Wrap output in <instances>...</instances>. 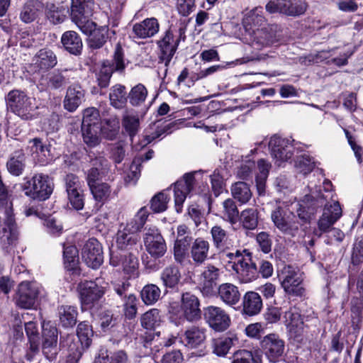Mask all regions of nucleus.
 I'll list each match as a JSON object with an SVG mask.
<instances>
[{
  "label": "nucleus",
  "instance_id": "64",
  "mask_svg": "<svg viewBox=\"0 0 363 363\" xmlns=\"http://www.w3.org/2000/svg\"><path fill=\"white\" fill-rule=\"evenodd\" d=\"M169 198L164 192L155 195L150 201V208L154 213H162L167 210Z\"/></svg>",
  "mask_w": 363,
  "mask_h": 363
},
{
  "label": "nucleus",
  "instance_id": "24",
  "mask_svg": "<svg viewBox=\"0 0 363 363\" xmlns=\"http://www.w3.org/2000/svg\"><path fill=\"white\" fill-rule=\"evenodd\" d=\"M75 79V71L71 69H57L51 72L48 77L47 87L52 90L63 89Z\"/></svg>",
  "mask_w": 363,
  "mask_h": 363
},
{
  "label": "nucleus",
  "instance_id": "49",
  "mask_svg": "<svg viewBox=\"0 0 363 363\" xmlns=\"http://www.w3.org/2000/svg\"><path fill=\"white\" fill-rule=\"evenodd\" d=\"M81 129L83 140L89 147H95L99 144L101 126H82Z\"/></svg>",
  "mask_w": 363,
  "mask_h": 363
},
{
  "label": "nucleus",
  "instance_id": "12",
  "mask_svg": "<svg viewBox=\"0 0 363 363\" xmlns=\"http://www.w3.org/2000/svg\"><path fill=\"white\" fill-rule=\"evenodd\" d=\"M143 241L147 252L154 258H160L167 252L165 240L155 226L145 228Z\"/></svg>",
  "mask_w": 363,
  "mask_h": 363
},
{
  "label": "nucleus",
  "instance_id": "57",
  "mask_svg": "<svg viewBox=\"0 0 363 363\" xmlns=\"http://www.w3.org/2000/svg\"><path fill=\"white\" fill-rule=\"evenodd\" d=\"M77 335L82 345L89 347L91 343L93 331L91 325L86 321L80 323L77 326Z\"/></svg>",
  "mask_w": 363,
  "mask_h": 363
},
{
  "label": "nucleus",
  "instance_id": "48",
  "mask_svg": "<svg viewBox=\"0 0 363 363\" xmlns=\"http://www.w3.org/2000/svg\"><path fill=\"white\" fill-rule=\"evenodd\" d=\"M128 254L121 256V265L125 274L130 277H135L138 274V259L135 255V251H128Z\"/></svg>",
  "mask_w": 363,
  "mask_h": 363
},
{
  "label": "nucleus",
  "instance_id": "14",
  "mask_svg": "<svg viewBox=\"0 0 363 363\" xmlns=\"http://www.w3.org/2000/svg\"><path fill=\"white\" fill-rule=\"evenodd\" d=\"M294 140L291 138H283L278 135L271 137L269 148L272 157L277 162H285L291 158L294 152Z\"/></svg>",
  "mask_w": 363,
  "mask_h": 363
},
{
  "label": "nucleus",
  "instance_id": "8",
  "mask_svg": "<svg viewBox=\"0 0 363 363\" xmlns=\"http://www.w3.org/2000/svg\"><path fill=\"white\" fill-rule=\"evenodd\" d=\"M82 309H91L105 294V288L96 281H85L78 286Z\"/></svg>",
  "mask_w": 363,
  "mask_h": 363
},
{
  "label": "nucleus",
  "instance_id": "20",
  "mask_svg": "<svg viewBox=\"0 0 363 363\" xmlns=\"http://www.w3.org/2000/svg\"><path fill=\"white\" fill-rule=\"evenodd\" d=\"M271 218L274 225L283 233L291 237H296L300 233V223L296 220H289L285 216L282 208L277 207L272 212Z\"/></svg>",
  "mask_w": 363,
  "mask_h": 363
},
{
  "label": "nucleus",
  "instance_id": "37",
  "mask_svg": "<svg viewBox=\"0 0 363 363\" xmlns=\"http://www.w3.org/2000/svg\"><path fill=\"white\" fill-rule=\"evenodd\" d=\"M64 48L72 55H77L82 50V41L77 33L73 30L65 32L61 38Z\"/></svg>",
  "mask_w": 363,
  "mask_h": 363
},
{
  "label": "nucleus",
  "instance_id": "27",
  "mask_svg": "<svg viewBox=\"0 0 363 363\" xmlns=\"http://www.w3.org/2000/svg\"><path fill=\"white\" fill-rule=\"evenodd\" d=\"M84 90L79 85L69 86L63 101L64 108L69 112H74L84 100Z\"/></svg>",
  "mask_w": 363,
  "mask_h": 363
},
{
  "label": "nucleus",
  "instance_id": "47",
  "mask_svg": "<svg viewBox=\"0 0 363 363\" xmlns=\"http://www.w3.org/2000/svg\"><path fill=\"white\" fill-rule=\"evenodd\" d=\"M94 6V0H72L71 17L91 16Z\"/></svg>",
  "mask_w": 363,
  "mask_h": 363
},
{
  "label": "nucleus",
  "instance_id": "62",
  "mask_svg": "<svg viewBox=\"0 0 363 363\" xmlns=\"http://www.w3.org/2000/svg\"><path fill=\"white\" fill-rule=\"evenodd\" d=\"M101 126L99 111L94 107L86 108L83 113L82 126Z\"/></svg>",
  "mask_w": 363,
  "mask_h": 363
},
{
  "label": "nucleus",
  "instance_id": "6",
  "mask_svg": "<svg viewBox=\"0 0 363 363\" xmlns=\"http://www.w3.org/2000/svg\"><path fill=\"white\" fill-rule=\"evenodd\" d=\"M43 287L36 281H24L18 286L15 297L16 305L23 309H30L35 307L38 301Z\"/></svg>",
  "mask_w": 363,
  "mask_h": 363
},
{
  "label": "nucleus",
  "instance_id": "25",
  "mask_svg": "<svg viewBox=\"0 0 363 363\" xmlns=\"http://www.w3.org/2000/svg\"><path fill=\"white\" fill-rule=\"evenodd\" d=\"M33 62L39 71L47 72L56 66L57 57L52 50L43 48L35 55Z\"/></svg>",
  "mask_w": 363,
  "mask_h": 363
},
{
  "label": "nucleus",
  "instance_id": "60",
  "mask_svg": "<svg viewBox=\"0 0 363 363\" xmlns=\"http://www.w3.org/2000/svg\"><path fill=\"white\" fill-rule=\"evenodd\" d=\"M119 130V121L116 118L105 119L104 124L101 125V133L108 140H113Z\"/></svg>",
  "mask_w": 363,
  "mask_h": 363
},
{
  "label": "nucleus",
  "instance_id": "26",
  "mask_svg": "<svg viewBox=\"0 0 363 363\" xmlns=\"http://www.w3.org/2000/svg\"><path fill=\"white\" fill-rule=\"evenodd\" d=\"M206 329L203 327L193 325L186 330L182 335V341L189 348H197L202 345L206 338Z\"/></svg>",
  "mask_w": 363,
  "mask_h": 363
},
{
  "label": "nucleus",
  "instance_id": "31",
  "mask_svg": "<svg viewBox=\"0 0 363 363\" xmlns=\"http://www.w3.org/2000/svg\"><path fill=\"white\" fill-rule=\"evenodd\" d=\"M44 11V4L38 0H29L23 6L21 13V20L29 23L35 21Z\"/></svg>",
  "mask_w": 363,
  "mask_h": 363
},
{
  "label": "nucleus",
  "instance_id": "46",
  "mask_svg": "<svg viewBox=\"0 0 363 363\" xmlns=\"http://www.w3.org/2000/svg\"><path fill=\"white\" fill-rule=\"evenodd\" d=\"M111 105L116 108H122L127 102V92L125 86L116 84L111 87L109 93Z\"/></svg>",
  "mask_w": 363,
  "mask_h": 363
},
{
  "label": "nucleus",
  "instance_id": "32",
  "mask_svg": "<svg viewBox=\"0 0 363 363\" xmlns=\"http://www.w3.org/2000/svg\"><path fill=\"white\" fill-rule=\"evenodd\" d=\"M214 247L220 252H225L233 247V242L227 230L218 225L213 226L210 230Z\"/></svg>",
  "mask_w": 363,
  "mask_h": 363
},
{
  "label": "nucleus",
  "instance_id": "10",
  "mask_svg": "<svg viewBox=\"0 0 363 363\" xmlns=\"http://www.w3.org/2000/svg\"><path fill=\"white\" fill-rule=\"evenodd\" d=\"M342 215V210L338 201L325 204L323 213L317 223L318 228L313 231L314 235L320 238L323 233H329Z\"/></svg>",
  "mask_w": 363,
  "mask_h": 363
},
{
  "label": "nucleus",
  "instance_id": "28",
  "mask_svg": "<svg viewBox=\"0 0 363 363\" xmlns=\"http://www.w3.org/2000/svg\"><path fill=\"white\" fill-rule=\"evenodd\" d=\"M31 155L40 165H45L52 160L50 145L44 144L41 139L35 138L30 140Z\"/></svg>",
  "mask_w": 363,
  "mask_h": 363
},
{
  "label": "nucleus",
  "instance_id": "30",
  "mask_svg": "<svg viewBox=\"0 0 363 363\" xmlns=\"http://www.w3.org/2000/svg\"><path fill=\"white\" fill-rule=\"evenodd\" d=\"M159 23L155 18H146L133 26L134 37L138 38H147L155 35L159 31Z\"/></svg>",
  "mask_w": 363,
  "mask_h": 363
},
{
  "label": "nucleus",
  "instance_id": "35",
  "mask_svg": "<svg viewBox=\"0 0 363 363\" xmlns=\"http://www.w3.org/2000/svg\"><path fill=\"white\" fill-rule=\"evenodd\" d=\"M44 11L47 20L53 25H57L65 21L69 7L61 4H47Z\"/></svg>",
  "mask_w": 363,
  "mask_h": 363
},
{
  "label": "nucleus",
  "instance_id": "4",
  "mask_svg": "<svg viewBox=\"0 0 363 363\" xmlns=\"http://www.w3.org/2000/svg\"><path fill=\"white\" fill-rule=\"evenodd\" d=\"M278 279L288 295L300 298L306 296L303 274L298 269L291 265L284 266L279 272Z\"/></svg>",
  "mask_w": 363,
  "mask_h": 363
},
{
  "label": "nucleus",
  "instance_id": "38",
  "mask_svg": "<svg viewBox=\"0 0 363 363\" xmlns=\"http://www.w3.org/2000/svg\"><path fill=\"white\" fill-rule=\"evenodd\" d=\"M218 294L220 298L228 306L237 304L240 298L238 288L230 283L220 284L218 288Z\"/></svg>",
  "mask_w": 363,
  "mask_h": 363
},
{
  "label": "nucleus",
  "instance_id": "63",
  "mask_svg": "<svg viewBox=\"0 0 363 363\" xmlns=\"http://www.w3.org/2000/svg\"><path fill=\"white\" fill-rule=\"evenodd\" d=\"M144 340L147 343L157 342L160 346L169 347L175 342L176 337L173 335L160 337V332L159 331L155 333H146Z\"/></svg>",
  "mask_w": 363,
  "mask_h": 363
},
{
  "label": "nucleus",
  "instance_id": "1",
  "mask_svg": "<svg viewBox=\"0 0 363 363\" xmlns=\"http://www.w3.org/2000/svg\"><path fill=\"white\" fill-rule=\"evenodd\" d=\"M8 111L24 121L32 120L35 116L34 100L30 97L26 90L13 89L4 96Z\"/></svg>",
  "mask_w": 363,
  "mask_h": 363
},
{
  "label": "nucleus",
  "instance_id": "33",
  "mask_svg": "<svg viewBox=\"0 0 363 363\" xmlns=\"http://www.w3.org/2000/svg\"><path fill=\"white\" fill-rule=\"evenodd\" d=\"M209 248V242L202 238H197L192 242L190 255L196 264L200 265L207 259Z\"/></svg>",
  "mask_w": 363,
  "mask_h": 363
},
{
  "label": "nucleus",
  "instance_id": "36",
  "mask_svg": "<svg viewBox=\"0 0 363 363\" xmlns=\"http://www.w3.org/2000/svg\"><path fill=\"white\" fill-rule=\"evenodd\" d=\"M26 166V157L23 150H17L11 153L6 162L8 172L16 177L23 174Z\"/></svg>",
  "mask_w": 363,
  "mask_h": 363
},
{
  "label": "nucleus",
  "instance_id": "3",
  "mask_svg": "<svg viewBox=\"0 0 363 363\" xmlns=\"http://www.w3.org/2000/svg\"><path fill=\"white\" fill-rule=\"evenodd\" d=\"M223 255L229 259L227 269L233 270L241 282L249 283L258 277L257 266L252 261L250 254L247 253L245 250L242 252L236 250L235 253L228 252Z\"/></svg>",
  "mask_w": 363,
  "mask_h": 363
},
{
  "label": "nucleus",
  "instance_id": "9",
  "mask_svg": "<svg viewBox=\"0 0 363 363\" xmlns=\"http://www.w3.org/2000/svg\"><path fill=\"white\" fill-rule=\"evenodd\" d=\"M284 323L290 339L302 342L306 337L307 325H305L301 314L295 308H289L284 313Z\"/></svg>",
  "mask_w": 363,
  "mask_h": 363
},
{
  "label": "nucleus",
  "instance_id": "29",
  "mask_svg": "<svg viewBox=\"0 0 363 363\" xmlns=\"http://www.w3.org/2000/svg\"><path fill=\"white\" fill-rule=\"evenodd\" d=\"M239 343L236 334L228 333L220 337L213 340V353L218 357H225L233 346Z\"/></svg>",
  "mask_w": 363,
  "mask_h": 363
},
{
  "label": "nucleus",
  "instance_id": "19",
  "mask_svg": "<svg viewBox=\"0 0 363 363\" xmlns=\"http://www.w3.org/2000/svg\"><path fill=\"white\" fill-rule=\"evenodd\" d=\"M82 257L88 267L98 268L104 260L101 243L96 238L89 239L82 248Z\"/></svg>",
  "mask_w": 363,
  "mask_h": 363
},
{
  "label": "nucleus",
  "instance_id": "15",
  "mask_svg": "<svg viewBox=\"0 0 363 363\" xmlns=\"http://www.w3.org/2000/svg\"><path fill=\"white\" fill-rule=\"evenodd\" d=\"M260 346L263 353L272 363L279 362L284 353L285 342L276 333L265 335L260 341Z\"/></svg>",
  "mask_w": 363,
  "mask_h": 363
},
{
  "label": "nucleus",
  "instance_id": "39",
  "mask_svg": "<svg viewBox=\"0 0 363 363\" xmlns=\"http://www.w3.org/2000/svg\"><path fill=\"white\" fill-rule=\"evenodd\" d=\"M182 277L180 270L175 264H170L164 268L160 274V279L166 288L174 289Z\"/></svg>",
  "mask_w": 363,
  "mask_h": 363
},
{
  "label": "nucleus",
  "instance_id": "53",
  "mask_svg": "<svg viewBox=\"0 0 363 363\" xmlns=\"http://www.w3.org/2000/svg\"><path fill=\"white\" fill-rule=\"evenodd\" d=\"M64 264L69 271L75 272L79 262L78 251L74 246H67L63 252Z\"/></svg>",
  "mask_w": 363,
  "mask_h": 363
},
{
  "label": "nucleus",
  "instance_id": "44",
  "mask_svg": "<svg viewBox=\"0 0 363 363\" xmlns=\"http://www.w3.org/2000/svg\"><path fill=\"white\" fill-rule=\"evenodd\" d=\"M313 196L306 195L304 199L298 203L297 208L298 216L303 220H307L314 213L315 208L318 206L319 201L312 199Z\"/></svg>",
  "mask_w": 363,
  "mask_h": 363
},
{
  "label": "nucleus",
  "instance_id": "21",
  "mask_svg": "<svg viewBox=\"0 0 363 363\" xmlns=\"http://www.w3.org/2000/svg\"><path fill=\"white\" fill-rule=\"evenodd\" d=\"M220 269L213 265L206 266L201 274L200 289L203 295L211 296L216 292Z\"/></svg>",
  "mask_w": 363,
  "mask_h": 363
},
{
  "label": "nucleus",
  "instance_id": "18",
  "mask_svg": "<svg viewBox=\"0 0 363 363\" xmlns=\"http://www.w3.org/2000/svg\"><path fill=\"white\" fill-rule=\"evenodd\" d=\"M200 174V172L186 173L184 175L182 180L175 183L174 201L177 212H181L182 206L186 199V195L194 189L196 181V177Z\"/></svg>",
  "mask_w": 363,
  "mask_h": 363
},
{
  "label": "nucleus",
  "instance_id": "34",
  "mask_svg": "<svg viewBox=\"0 0 363 363\" xmlns=\"http://www.w3.org/2000/svg\"><path fill=\"white\" fill-rule=\"evenodd\" d=\"M262 308V300L255 291H247L242 298V313L249 316L258 314Z\"/></svg>",
  "mask_w": 363,
  "mask_h": 363
},
{
  "label": "nucleus",
  "instance_id": "17",
  "mask_svg": "<svg viewBox=\"0 0 363 363\" xmlns=\"http://www.w3.org/2000/svg\"><path fill=\"white\" fill-rule=\"evenodd\" d=\"M204 318L209 327L216 332L226 330L231 323L230 318L225 310L214 306L204 308Z\"/></svg>",
  "mask_w": 363,
  "mask_h": 363
},
{
  "label": "nucleus",
  "instance_id": "22",
  "mask_svg": "<svg viewBox=\"0 0 363 363\" xmlns=\"http://www.w3.org/2000/svg\"><path fill=\"white\" fill-rule=\"evenodd\" d=\"M17 240V230L14 218L8 216L0 230V244L4 250L9 252Z\"/></svg>",
  "mask_w": 363,
  "mask_h": 363
},
{
  "label": "nucleus",
  "instance_id": "43",
  "mask_svg": "<svg viewBox=\"0 0 363 363\" xmlns=\"http://www.w3.org/2000/svg\"><path fill=\"white\" fill-rule=\"evenodd\" d=\"M60 322L64 328H72L77 323V311L71 306H61L58 308Z\"/></svg>",
  "mask_w": 363,
  "mask_h": 363
},
{
  "label": "nucleus",
  "instance_id": "40",
  "mask_svg": "<svg viewBox=\"0 0 363 363\" xmlns=\"http://www.w3.org/2000/svg\"><path fill=\"white\" fill-rule=\"evenodd\" d=\"M192 237L189 234L185 238H177L174 245V257L177 262L182 264L186 259L189 247L192 243Z\"/></svg>",
  "mask_w": 363,
  "mask_h": 363
},
{
  "label": "nucleus",
  "instance_id": "7",
  "mask_svg": "<svg viewBox=\"0 0 363 363\" xmlns=\"http://www.w3.org/2000/svg\"><path fill=\"white\" fill-rule=\"evenodd\" d=\"M182 29L179 31L171 28L165 31L162 38L157 41L160 52V60L167 67L175 54L182 38Z\"/></svg>",
  "mask_w": 363,
  "mask_h": 363
},
{
  "label": "nucleus",
  "instance_id": "5",
  "mask_svg": "<svg viewBox=\"0 0 363 363\" xmlns=\"http://www.w3.org/2000/svg\"><path fill=\"white\" fill-rule=\"evenodd\" d=\"M53 186V182L48 175L38 173L24 184L23 189L25 194L33 199L45 201L52 194Z\"/></svg>",
  "mask_w": 363,
  "mask_h": 363
},
{
  "label": "nucleus",
  "instance_id": "23",
  "mask_svg": "<svg viewBox=\"0 0 363 363\" xmlns=\"http://www.w3.org/2000/svg\"><path fill=\"white\" fill-rule=\"evenodd\" d=\"M139 236L133 233L121 224L116 235V244L118 249L123 251H138Z\"/></svg>",
  "mask_w": 363,
  "mask_h": 363
},
{
  "label": "nucleus",
  "instance_id": "41",
  "mask_svg": "<svg viewBox=\"0 0 363 363\" xmlns=\"http://www.w3.org/2000/svg\"><path fill=\"white\" fill-rule=\"evenodd\" d=\"M230 191L233 197L242 204L247 203L252 196L249 184L244 182L234 183Z\"/></svg>",
  "mask_w": 363,
  "mask_h": 363
},
{
  "label": "nucleus",
  "instance_id": "54",
  "mask_svg": "<svg viewBox=\"0 0 363 363\" xmlns=\"http://www.w3.org/2000/svg\"><path fill=\"white\" fill-rule=\"evenodd\" d=\"M108 28L102 26L95 30L89 37V45L93 49L101 48L107 39Z\"/></svg>",
  "mask_w": 363,
  "mask_h": 363
},
{
  "label": "nucleus",
  "instance_id": "58",
  "mask_svg": "<svg viewBox=\"0 0 363 363\" xmlns=\"http://www.w3.org/2000/svg\"><path fill=\"white\" fill-rule=\"evenodd\" d=\"M90 16H78L71 17L72 21L77 25L79 30L84 34L90 35L96 30V24L89 19Z\"/></svg>",
  "mask_w": 363,
  "mask_h": 363
},
{
  "label": "nucleus",
  "instance_id": "55",
  "mask_svg": "<svg viewBox=\"0 0 363 363\" xmlns=\"http://www.w3.org/2000/svg\"><path fill=\"white\" fill-rule=\"evenodd\" d=\"M147 96V90L146 87L142 84H138L131 89L128 98L133 106H138L145 102Z\"/></svg>",
  "mask_w": 363,
  "mask_h": 363
},
{
  "label": "nucleus",
  "instance_id": "42",
  "mask_svg": "<svg viewBox=\"0 0 363 363\" xmlns=\"http://www.w3.org/2000/svg\"><path fill=\"white\" fill-rule=\"evenodd\" d=\"M266 19L263 16L262 7H256L250 11L244 19V26L245 31L249 27L257 28L265 27Z\"/></svg>",
  "mask_w": 363,
  "mask_h": 363
},
{
  "label": "nucleus",
  "instance_id": "16",
  "mask_svg": "<svg viewBox=\"0 0 363 363\" xmlns=\"http://www.w3.org/2000/svg\"><path fill=\"white\" fill-rule=\"evenodd\" d=\"M266 11L269 13H280L287 16L302 15L306 11V4L302 1L291 2L288 0H270L266 4Z\"/></svg>",
  "mask_w": 363,
  "mask_h": 363
},
{
  "label": "nucleus",
  "instance_id": "50",
  "mask_svg": "<svg viewBox=\"0 0 363 363\" xmlns=\"http://www.w3.org/2000/svg\"><path fill=\"white\" fill-rule=\"evenodd\" d=\"M161 318L160 311L152 308L145 312L140 318L141 325L147 330H152L160 325Z\"/></svg>",
  "mask_w": 363,
  "mask_h": 363
},
{
  "label": "nucleus",
  "instance_id": "2",
  "mask_svg": "<svg viewBox=\"0 0 363 363\" xmlns=\"http://www.w3.org/2000/svg\"><path fill=\"white\" fill-rule=\"evenodd\" d=\"M199 306V301L196 296L190 293L183 294L182 305L173 303L169 306V319L176 325H182L184 320L196 321L201 318Z\"/></svg>",
  "mask_w": 363,
  "mask_h": 363
},
{
  "label": "nucleus",
  "instance_id": "56",
  "mask_svg": "<svg viewBox=\"0 0 363 363\" xmlns=\"http://www.w3.org/2000/svg\"><path fill=\"white\" fill-rule=\"evenodd\" d=\"M122 125L132 138L138 130L140 125L139 118L133 113H126L123 117Z\"/></svg>",
  "mask_w": 363,
  "mask_h": 363
},
{
  "label": "nucleus",
  "instance_id": "13",
  "mask_svg": "<svg viewBox=\"0 0 363 363\" xmlns=\"http://www.w3.org/2000/svg\"><path fill=\"white\" fill-rule=\"evenodd\" d=\"M244 39L257 50L269 46L277 41L274 33L269 26L257 28L249 27L244 34Z\"/></svg>",
  "mask_w": 363,
  "mask_h": 363
},
{
  "label": "nucleus",
  "instance_id": "11",
  "mask_svg": "<svg viewBox=\"0 0 363 363\" xmlns=\"http://www.w3.org/2000/svg\"><path fill=\"white\" fill-rule=\"evenodd\" d=\"M125 67L123 49L120 45H117L113 60L111 62L104 61L97 74L99 85L102 88L108 86L113 72L114 71H122L125 69Z\"/></svg>",
  "mask_w": 363,
  "mask_h": 363
},
{
  "label": "nucleus",
  "instance_id": "61",
  "mask_svg": "<svg viewBox=\"0 0 363 363\" xmlns=\"http://www.w3.org/2000/svg\"><path fill=\"white\" fill-rule=\"evenodd\" d=\"M232 358V363H261L259 356L254 355L251 351L247 350L236 351Z\"/></svg>",
  "mask_w": 363,
  "mask_h": 363
},
{
  "label": "nucleus",
  "instance_id": "45",
  "mask_svg": "<svg viewBox=\"0 0 363 363\" xmlns=\"http://www.w3.org/2000/svg\"><path fill=\"white\" fill-rule=\"evenodd\" d=\"M148 216L149 212L147 207H142L139 209L135 216L125 225H123V226L133 233L138 234V233L140 231L145 225Z\"/></svg>",
  "mask_w": 363,
  "mask_h": 363
},
{
  "label": "nucleus",
  "instance_id": "59",
  "mask_svg": "<svg viewBox=\"0 0 363 363\" xmlns=\"http://www.w3.org/2000/svg\"><path fill=\"white\" fill-rule=\"evenodd\" d=\"M223 214L225 220L234 223L239 216V211L233 199H228L223 202Z\"/></svg>",
  "mask_w": 363,
  "mask_h": 363
},
{
  "label": "nucleus",
  "instance_id": "51",
  "mask_svg": "<svg viewBox=\"0 0 363 363\" xmlns=\"http://www.w3.org/2000/svg\"><path fill=\"white\" fill-rule=\"evenodd\" d=\"M160 289L153 284L145 285L140 292L141 298L146 305L155 303L160 299Z\"/></svg>",
  "mask_w": 363,
  "mask_h": 363
},
{
  "label": "nucleus",
  "instance_id": "52",
  "mask_svg": "<svg viewBox=\"0 0 363 363\" xmlns=\"http://www.w3.org/2000/svg\"><path fill=\"white\" fill-rule=\"evenodd\" d=\"M240 221L244 228L254 230L258 224L257 210L254 208H246L241 212Z\"/></svg>",
  "mask_w": 363,
  "mask_h": 363
}]
</instances>
